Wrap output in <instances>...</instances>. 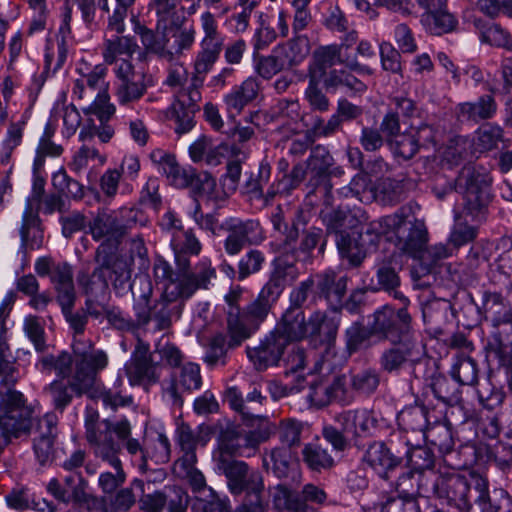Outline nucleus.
Here are the masks:
<instances>
[{
  "mask_svg": "<svg viewBox=\"0 0 512 512\" xmlns=\"http://www.w3.org/2000/svg\"><path fill=\"white\" fill-rule=\"evenodd\" d=\"M201 39L195 56L194 73L187 88H182L175 102L172 113L176 122L175 132L179 135L189 132L195 125L194 116L199 111L201 101L200 87L205 76L212 70L224 50L225 36L219 30L214 14L205 11L200 15Z\"/></svg>",
  "mask_w": 512,
  "mask_h": 512,
  "instance_id": "f257e3e1",
  "label": "nucleus"
},
{
  "mask_svg": "<svg viewBox=\"0 0 512 512\" xmlns=\"http://www.w3.org/2000/svg\"><path fill=\"white\" fill-rule=\"evenodd\" d=\"M243 288L233 286L224 296L225 329L229 336V346L239 347L248 340L267 319L278 299L263 288L257 297L241 307Z\"/></svg>",
  "mask_w": 512,
  "mask_h": 512,
  "instance_id": "f03ea898",
  "label": "nucleus"
},
{
  "mask_svg": "<svg viewBox=\"0 0 512 512\" xmlns=\"http://www.w3.org/2000/svg\"><path fill=\"white\" fill-rule=\"evenodd\" d=\"M112 421L99 419L94 409H87L85 414V438L95 457L111 466L115 472H103L99 476L98 484L102 491L111 494L126 480L120 460L122 444L115 440Z\"/></svg>",
  "mask_w": 512,
  "mask_h": 512,
  "instance_id": "7ed1b4c3",
  "label": "nucleus"
},
{
  "mask_svg": "<svg viewBox=\"0 0 512 512\" xmlns=\"http://www.w3.org/2000/svg\"><path fill=\"white\" fill-rule=\"evenodd\" d=\"M429 478L430 495L460 510L471 509L472 500H483L489 485L488 479L475 470L460 472L451 467H439L429 472Z\"/></svg>",
  "mask_w": 512,
  "mask_h": 512,
  "instance_id": "20e7f679",
  "label": "nucleus"
},
{
  "mask_svg": "<svg viewBox=\"0 0 512 512\" xmlns=\"http://www.w3.org/2000/svg\"><path fill=\"white\" fill-rule=\"evenodd\" d=\"M364 234L375 236L371 238L373 243L379 236H386L389 240L395 239V244L400 251L414 259L422 255L428 244V230L422 220L408 219L405 208H400L392 215H387L372 221L366 228ZM363 231L359 232L362 238Z\"/></svg>",
  "mask_w": 512,
  "mask_h": 512,
  "instance_id": "39448f33",
  "label": "nucleus"
},
{
  "mask_svg": "<svg viewBox=\"0 0 512 512\" xmlns=\"http://www.w3.org/2000/svg\"><path fill=\"white\" fill-rule=\"evenodd\" d=\"M489 179L484 172L472 165L464 166L458 176L450 181L438 177L432 191L442 200L452 191L463 195L464 211L475 221L481 222L486 218L490 202Z\"/></svg>",
  "mask_w": 512,
  "mask_h": 512,
  "instance_id": "423d86ee",
  "label": "nucleus"
},
{
  "mask_svg": "<svg viewBox=\"0 0 512 512\" xmlns=\"http://www.w3.org/2000/svg\"><path fill=\"white\" fill-rule=\"evenodd\" d=\"M482 308L490 318L493 331L488 340L489 350L504 366H512V309L501 293L484 291Z\"/></svg>",
  "mask_w": 512,
  "mask_h": 512,
  "instance_id": "0eeeda50",
  "label": "nucleus"
},
{
  "mask_svg": "<svg viewBox=\"0 0 512 512\" xmlns=\"http://www.w3.org/2000/svg\"><path fill=\"white\" fill-rule=\"evenodd\" d=\"M149 219L144 211L135 207H121L116 210L99 209L89 223V230L100 245L117 250L123 237L136 226H146Z\"/></svg>",
  "mask_w": 512,
  "mask_h": 512,
  "instance_id": "6e6552de",
  "label": "nucleus"
},
{
  "mask_svg": "<svg viewBox=\"0 0 512 512\" xmlns=\"http://www.w3.org/2000/svg\"><path fill=\"white\" fill-rule=\"evenodd\" d=\"M112 426L116 439L122 444L129 454L131 462L141 473H146L150 469L149 461L155 464H165L170 460V442L165 434H158L152 446L144 447L139 439L132 437V426L128 419L112 421Z\"/></svg>",
  "mask_w": 512,
  "mask_h": 512,
  "instance_id": "1a4fd4ad",
  "label": "nucleus"
},
{
  "mask_svg": "<svg viewBox=\"0 0 512 512\" xmlns=\"http://www.w3.org/2000/svg\"><path fill=\"white\" fill-rule=\"evenodd\" d=\"M34 428L33 409L26 404L24 395L8 389L0 393V436L11 442L28 438Z\"/></svg>",
  "mask_w": 512,
  "mask_h": 512,
  "instance_id": "9d476101",
  "label": "nucleus"
},
{
  "mask_svg": "<svg viewBox=\"0 0 512 512\" xmlns=\"http://www.w3.org/2000/svg\"><path fill=\"white\" fill-rule=\"evenodd\" d=\"M369 328L372 335L390 342L421 338L413 328L412 316L407 307L396 309L391 305L382 306L373 313Z\"/></svg>",
  "mask_w": 512,
  "mask_h": 512,
  "instance_id": "9b49d317",
  "label": "nucleus"
},
{
  "mask_svg": "<svg viewBox=\"0 0 512 512\" xmlns=\"http://www.w3.org/2000/svg\"><path fill=\"white\" fill-rule=\"evenodd\" d=\"M177 268L175 279L165 290L182 303L191 298L197 290L208 289L211 280L216 277V270L208 260L198 262L191 269L188 259L182 262L179 257Z\"/></svg>",
  "mask_w": 512,
  "mask_h": 512,
  "instance_id": "f8f14e48",
  "label": "nucleus"
},
{
  "mask_svg": "<svg viewBox=\"0 0 512 512\" xmlns=\"http://www.w3.org/2000/svg\"><path fill=\"white\" fill-rule=\"evenodd\" d=\"M217 474L223 475L229 492L238 496L263 494L265 485L262 472L242 460H224L214 464Z\"/></svg>",
  "mask_w": 512,
  "mask_h": 512,
  "instance_id": "ddd939ff",
  "label": "nucleus"
},
{
  "mask_svg": "<svg viewBox=\"0 0 512 512\" xmlns=\"http://www.w3.org/2000/svg\"><path fill=\"white\" fill-rule=\"evenodd\" d=\"M72 348L75 365L73 378L78 381V385L90 390L98 373L108 364L107 354L95 349L92 341L87 339H76Z\"/></svg>",
  "mask_w": 512,
  "mask_h": 512,
  "instance_id": "4468645a",
  "label": "nucleus"
},
{
  "mask_svg": "<svg viewBox=\"0 0 512 512\" xmlns=\"http://www.w3.org/2000/svg\"><path fill=\"white\" fill-rule=\"evenodd\" d=\"M219 230L226 233L223 247L229 256H236L246 246L258 245L265 239L260 222L255 219L230 217L220 224Z\"/></svg>",
  "mask_w": 512,
  "mask_h": 512,
  "instance_id": "2eb2a0df",
  "label": "nucleus"
},
{
  "mask_svg": "<svg viewBox=\"0 0 512 512\" xmlns=\"http://www.w3.org/2000/svg\"><path fill=\"white\" fill-rule=\"evenodd\" d=\"M335 161L330 151L323 145H316L311 149L310 155L305 162H299L293 167H301V183L307 179L306 186L310 192H314L317 187L324 184L326 195L325 205H332L331 190L332 185L328 181L329 171L334 166Z\"/></svg>",
  "mask_w": 512,
  "mask_h": 512,
  "instance_id": "dca6fc26",
  "label": "nucleus"
},
{
  "mask_svg": "<svg viewBox=\"0 0 512 512\" xmlns=\"http://www.w3.org/2000/svg\"><path fill=\"white\" fill-rule=\"evenodd\" d=\"M337 52L334 48L313 52L307 68L308 86L305 90V98L313 110L325 112L330 107V101L320 87L325 74V67L333 66V58Z\"/></svg>",
  "mask_w": 512,
  "mask_h": 512,
  "instance_id": "f3484780",
  "label": "nucleus"
},
{
  "mask_svg": "<svg viewBox=\"0 0 512 512\" xmlns=\"http://www.w3.org/2000/svg\"><path fill=\"white\" fill-rule=\"evenodd\" d=\"M391 344L379 358L381 370L388 374H400L406 366H415L426 354L422 338L395 341Z\"/></svg>",
  "mask_w": 512,
  "mask_h": 512,
  "instance_id": "a211bd4d",
  "label": "nucleus"
},
{
  "mask_svg": "<svg viewBox=\"0 0 512 512\" xmlns=\"http://www.w3.org/2000/svg\"><path fill=\"white\" fill-rule=\"evenodd\" d=\"M183 304L173 298L166 290L147 307H137V325L146 327L151 321L155 323V330L169 329L174 320H178L182 314Z\"/></svg>",
  "mask_w": 512,
  "mask_h": 512,
  "instance_id": "6ab92c4d",
  "label": "nucleus"
},
{
  "mask_svg": "<svg viewBox=\"0 0 512 512\" xmlns=\"http://www.w3.org/2000/svg\"><path fill=\"white\" fill-rule=\"evenodd\" d=\"M115 73V97L120 105H132L146 94L145 73L136 70L130 61L122 59Z\"/></svg>",
  "mask_w": 512,
  "mask_h": 512,
  "instance_id": "aec40b11",
  "label": "nucleus"
},
{
  "mask_svg": "<svg viewBox=\"0 0 512 512\" xmlns=\"http://www.w3.org/2000/svg\"><path fill=\"white\" fill-rule=\"evenodd\" d=\"M297 251L296 248L285 251L284 245L280 244L279 255L272 261V270L262 288L277 299L280 298L286 286L299 277Z\"/></svg>",
  "mask_w": 512,
  "mask_h": 512,
  "instance_id": "412c9836",
  "label": "nucleus"
},
{
  "mask_svg": "<svg viewBox=\"0 0 512 512\" xmlns=\"http://www.w3.org/2000/svg\"><path fill=\"white\" fill-rule=\"evenodd\" d=\"M78 77L74 79L72 94L78 99H92L106 93L108 68L105 64L90 65L82 61L76 68Z\"/></svg>",
  "mask_w": 512,
  "mask_h": 512,
  "instance_id": "4be33fe9",
  "label": "nucleus"
},
{
  "mask_svg": "<svg viewBox=\"0 0 512 512\" xmlns=\"http://www.w3.org/2000/svg\"><path fill=\"white\" fill-rule=\"evenodd\" d=\"M217 441V448L213 452L214 464L219 463L220 459L236 460V457L247 456L246 451L252 450L245 430L233 423L221 427Z\"/></svg>",
  "mask_w": 512,
  "mask_h": 512,
  "instance_id": "5701e85b",
  "label": "nucleus"
},
{
  "mask_svg": "<svg viewBox=\"0 0 512 512\" xmlns=\"http://www.w3.org/2000/svg\"><path fill=\"white\" fill-rule=\"evenodd\" d=\"M88 482L79 472L70 473L63 478L61 482L57 478H53L47 485L48 492L55 499L63 502H73L75 505L87 504L95 501V498L86 492Z\"/></svg>",
  "mask_w": 512,
  "mask_h": 512,
  "instance_id": "b1692460",
  "label": "nucleus"
},
{
  "mask_svg": "<svg viewBox=\"0 0 512 512\" xmlns=\"http://www.w3.org/2000/svg\"><path fill=\"white\" fill-rule=\"evenodd\" d=\"M157 365L152 362L149 344L138 341L131 359L125 365L126 375L132 385L155 384L159 380Z\"/></svg>",
  "mask_w": 512,
  "mask_h": 512,
  "instance_id": "393cba45",
  "label": "nucleus"
},
{
  "mask_svg": "<svg viewBox=\"0 0 512 512\" xmlns=\"http://www.w3.org/2000/svg\"><path fill=\"white\" fill-rule=\"evenodd\" d=\"M289 343L275 329L254 348H247V356L259 371L278 365Z\"/></svg>",
  "mask_w": 512,
  "mask_h": 512,
  "instance_id": "a878e982",
  "label": "nucleus"
},
{
  "mask_svg": "<svg viewBox=\"0 0 512 512\" xmlns=\"http://www.w3.org/2000/svg\"><path fill=\"white\" fill-rule=\"evenodd\" d=\"M264 401H266V397L263 396L260 389L253 384H250L248 389L245 390H242L238 386L228 387L224 394V402H226L233 411L240 414L242 419L257 415Z\"/></svg>",
  "mask_w": 512,
  "mask_h": 512,
  "instance_id": "bb28decb",
  "label": "nucleus"
},
{
  "mask_svg": "<svg viewBox=\"0 0 512 512\" xmlns=\"http://www.w3.org/2000/svg\"><path fill=\"white\" fill-rule=\"evenodd\" d=\"M321 217L327 233L337 237L356 230L364 220V213L360 208L339 205L329 211H322Z\"/></svg>",
  "mask_w": 512,
  "mask_h": 512,
  "instance_id": "cd10ccee",
  "label": "nucleus"
},
{
  "mask_svg": "<svg viewBox=\"0 0 512 512\" xmlns=\"http://www.w3.org/2000/svg\"><path fill=\"white\" fill-rule=\"evenodd\" d=\"M335 422L354 437L371 436L378 426L374 411L369 409L344 411L335 417Z\"/></svg>",
  "mask_w": 512,
  "mask_h": 512,
  "instance_id": "c85d7f7f",
  "label": "nucleus"
},
{
  "mask_svg": "<svg viewBox=\"0 0 512 512\" xmlns=\"http://www.w3.org/2000/svg\"><path fill=\"white\" fill-rule=\"evenodd\" d=\"M362 461L381 478L388 479V474L401 464V458L394 455L383 441L370 443L363 454Z\"/></svg>",
  "mask_w": 512,
  "mask_h": 512,
  "instance_id": "c756f323",
  "label": "nucleus"
},
{
  "mask_svg": "<svg viewBox=\"0 0 512 512\" xmlns=\"http://www.w3.org/2000/svg\"><path fill=\"white\" fill-rule=\"evenodd\" d=\"M310 317L306 319L303 309L288 307L274 328L290 344L308 338Z\"/></svg>",
  "mask_w": 512,
  "mask_h": 512,
  "instance_id": "7c9ffc66",
  "label": "nucleus"
},
{
  "mask_svg": "<svg viewBox=\"0 0 512 512\" xmlns=\"http://www.w3.org/2000/svg\"><path fill=\"white\" fill-rule=\"evenodd\" d=\"M317 275L319 299H325L329 307L338 311L341 306V300L347 292L346 276L337 277L333 271H328Z\"/></svg>",
  "mask_w": 512,
  "mask_h": 512,
  "instance_id": "2f4dec72",
  "label": "nucleus"
},
{
  "mask_svg": "<svg viewBox=\"0 0 512 512\" xmlns=\"http://www.w3.org/2000/svg\"><path fill=\"white\" fill-rule=\"evenodd\" d=\"M309 52V39L303 35H295L290 40L280 43L274 48V53H277L278 58H280L286 69H291L302 63L309 55Z\"/></svg>",
  "mask_w": 512,
  "mask_h": 512,
  "instance_id": "473e14b6",
  "label": "nucleus"
},
{
  "mask_svg": "<svg viewBox=\"0 0 512 512\" xmlns=\"http://www.w3.org/2000/svg\"><path fill=\"white\" fill-rule=\"evenodd\" d=\"M259 91V84L254 78H247L240 86H236L224 98L228 117L234 119L243 108L253 101Z\"/></svg>",
  "mask_w": 512,
  "mask_h": 512,
  "instance_id": "72a5a7b5",
  "label": "nucleus"
},
{
  "mask_svg": "<svg viewBox=\"0 0 512 512\" xmlns=\"http://www.w3.org/2000/svg\"><path fill=\"white\" fill-rule=\"evenodd\" d=\"M272 504L280 512H319L313 506L305 503L300 495L286 485L278 484L270 490Z\"/></svg>",
  "mask_w": 512,
  "mask_h": 512,
  "instance_id": "f704fd0d",
  "label": "nucleus"
},
{
  "mask_svg": "<svg viewBox=\"0 0 512 512\" xmlns=\"http://www.w3.org/2000/svg\"><path fill=\"white\" fill-rule=\"evenodd\" d=\"M429 473H417L416 471H406L402 473L396 481V491L398 496L409 500H417L418 496H430Z\"/></svg>",
  "mask_w": 512,
  "mask_h": 512,
  "instance_id": "c9c22d12",
  "label": "nucleus"
},
{
  "mask_svg": "<svg viewBox=\"0 0 512 512\" xmlns=\"http://www.w3.org/2000/svg\"><path fill=\"white\" fill-rule=\"evenodd\" d=\"M78 384V381L72 378V380L67 382L64 380H54L48 385L46 391L50 395L55 410L62 413L71 404L74 396H81L89 391Z\"/></svg>",
  "mask_w": 512,
  "mask_h": 512,
  "instance_id": "e433bc0d",
  "label": "nucleus"
},
{
  "mask_svg": "<svg viewBox=\"0 0 512 512\" xmlns=\"http://www.w3.org/2000/svg\"><path fill=\"white\" fill-rule=\"evenodd\" d=\"M308 338L330 346L336 340L339 320L328 317L325 312L315 311L310 315Z\"/></svg>",
  "mask_w": 512,
  "mask_h": 512,
  "instance_id": "4c0bfd02",
  "label": "nucleus"
},
{
  "mask_svg": "<svg viewBox=\"0 0 512 512\" xmlns=\"http://www.w3.org/2000/svg\"><path fill=\"white\" fill-rule=\"evenodd\" d=\"M195 29L183 27L176 29L165 39L162 48V59L173 62L185 51L192 48L195 41Z\"/></svg>",
  "mask_w": 512,
  "mask_h": 512,
  "instance_id": "58836bf2",
  "label": "nucleus"
},
{
  "mask_svg": "<svg viewBox=\"0 0 512 512\" xmlns=\"http://www.w3.org/2000/svg\"><path fill=\"white\" fill-rule=\"evenodd\" d=\"M56 291V300L59 303L69 304L71 299H76V291L73 282V269L67 262H59L55 265L50 276Z\"/></svg>",
  "mask_w": 512,
  "mask_h": 512,
  "instance_id": "ea45409f",
  "label": "nucleus"
},
{
  "mask_svg": "<svg viewBox=\"0 0 512 512\" xmlns=\"http://www.w3.org/2000/svg\"><path fill=\"white\" fill-rule=\"evenodd\" d=\"M421 24L432 35H443L452 32L458 25V20L453 13L448 11L447 3L439 9L423 12Z\"/></svg>",
  "mask_w": 512,
  "mask_h": 512,
  "instance_id": "a19ab883",
  "label": "nucleus"
},
{
  "mask_svg": "<svg viewBox=\"0 0 512 512\" xmlns=\"http://www.w3.org/2000/svg\"><path fill=\"white\" fill-rule=\"evenodd\" d=\"M358 41V33L355 30H351L347 32L342 38L340 44H331L326 46H320L316 48L313 52H320L321 50L325 49H331L334 48V50L337 52L336 57L333 58V66L336 63L345 64L350 70L356 71V73L360 75H372L374 73L373 69L370 68L367 65H362L359 63L357 57H342V49L343 48H350L354 44H356Z\"/></svg>",
  "mask_w": 512,
  "mask_h": 512,
  "instance_id": "79ce46f5",
  "label": "nucleus"
},
{
  "mask_svg": "<svg viewBox=\"0 0 512 512\" xmlns=\"http://www.w3.org/2000/svg\"><path fill=\"white\" fill-rule=\"evenodd\" d=\"M344 394V381L337 377L331 383L321 381L311 384L308 398L314 405L324 407L333 401H342Z\"/></svg>",
  "mask_w": 512,
  "mask_h": 512,
  "instance_id": "37998d69",
  "label": "nucleus"
},
{
  "mask_svg": "<svg viewBox=\"0 0 512 512\" xmlns=\"http://www.w3.org/2000/svg\"><path fill=\"white\" fill-rule=\"evenodd\" d=\"M71 18V9L69 7H65L62 23L59 28V34L61 35V39L58 41L56 60H54V54L50 51V49H47L45 53V68L47 71L52 70V72L55 73L56 71L62 68L67 59V39L71 35Z\"/></svg>",
  "mask_w": 512,
  "mask_h": 512,
  "instance_id": "c03bdc74",
  "label": "nucleus"
},
{
  "mask_svg": "<svg viewBox=\"0 0 512 512\" xmlns=\"http://www.w3.org/2000/svg\"><path fill=\"white\" fill-rule=\"evenodd\" d=\"M21 247L30 250L39 249L43 244V231L40 220L33 212L31 205L26 206L20 229Z\"/></svg>",
  "mask_w": 512,
  "mask_h": 512,
  "instance_id": "a18cd8bd",
  "label": "nucleus"
},
{
  "mask_svg": "<svg viewBox=\"0 0 512 512\" xmlns=\"http://www.w3.org/2000/svg\"><path fill=\"white\" fill-rule=\"evenodd\" d=\"M301 456L304 464L313 472L321 473L335 466L332 454L318 442L305 444Z\"/></svg>",
  "mask_w": 512,
  "mask_h": 512,
  "instance_id": "49530a36",
  "label": "nucleus"
},
{
  "mask_svg": "<svg viewBox=\"0 0 512 512\" xmlns=\"http://www.w3.org/2000/svg\"><path fill=\"white\" fill-rule=\"evenodd\" d=\"M159 172L165 175L168 181L178 188H185L193 176V168H183L179 165L174 155L161 153L158 160Z\"/></svg>",
  "mask_w": 512,
  "mask_h": 512,
  "instance_id": "de8ad7c7",
  "label": "nucleus"
},
{
  "mask_svg": "<svg viewBox=\"0 0 512 512\" xmlns=\"http://www.w3.org/2000/svg\"><path fill=\"white\" fill-rule=\"evenodd\" d=\"M242 421L249 428L245 433L252 450L258 449L260 444L268 441L276 431V426L266 416L257 414Z\"/></svg>",
  "mask_w": 512,
  "mask_h": 512,
  "instance_id": "09e8293b",
  "label": "nucleus"
},
{
  "mask_svg": "<svg viewBox=\"0 0 512 512\" xmlns=\"http://www.w3.org/2000/svg\"><path fill=\"white\" fill-rule=\"evenodd\" d=\"M496 110L497 104L491 95H483L475 102H466L459 105L460 115L475 123L492 118Z\"/></svg>",
  "mask_w": 512,
  "mask_h": 512,
  "instance_id": "8fccbe9b",
  "label": "nucleus"
},
{
  "mask_svg": "<svg viewBox=\"0 0 512 512\" xmlns=\"http://www.w3.org/2000/svg\"><path fill=\"white\" fill-rule=\"evenodd\" d=\"M423 439L436 447L442 454L450 453L455 445L452 427L447 420L434 422L433 424L430 423L424 432Z\"/></svg>",
  "mask_w": 512,
  "mask_h": 512,
  "instance_id": "3c124183",
  "label": "nucleus"
},
{
  "mask_svg": "<svg viewBox=\"0 0 512 512\" xmlns=\"http://www.w3.org/2000/svg\"><path fill=\"white\" fill-rule=\"evenodd\" d=\"M500 142L504 147L510 145V141L504 138L503 129L498 125L486 123L475 132L474 145L476 150L481 153L498 148Z\"/></svg>",
  "mask_w": 512,
  "mask_h": 512,
  "instance_id": "603ef678",
  "label": "nucleus"
},
{
  "mask_svg": "<svg viewBox=\"0 0 512 512\" xmlns=\"http://www.w3.org/2000/svg\"><path fill=\"white\" fill-rule=\"evenodd\" d=\"M399 427L406 432H419L424 436L430 420L425 406H413L403 409L397 417Z\"/></svg>",
  "mask_w": 512,
  "mask_h": 512,
  "instance_id": "864d4df0",
  "label": "nucleus"
},
{
  "mask_svg": "<svg viewBox=\"0 0 512 512\" xmlns=\"http://www.w3.org/2000/svg\"><path fill=\"white\" fill-rule=\"evenodd\" d=\"M430 389L434 397L447 406H457L462 401L460 385L455 380H450L445 376L433 377Z\"/></svg>",
  "mask_w": 512,
  "mask_h": 512,
  "instance_id": "5fc2aeb1",
  "label": "nucleus"
},
{
  "mask_svg": "<svg viewBox=\"0 0 512 512\" xmlns=\"http://www.w3.org/2000/svg\"><path fill=\"white\" fill-rule=\"evenodd\" d=\"M171 247L175 253L176 261L178 258L187 259L185 255H198L202 245L192 229H178L172 232Z\"/></svg>",
  "mask_w": 512,
  "mask_h": 512,
  "instance_id": "6e6d98bb",
  "label": "nucleus"
},
{
  "mask_svg": "<svg viewBox=\"0 0 512 512\" xmlns=\"http://www.w3.org/2000/svg\"><path fill=\"white\" fill-rule=\"evenodd\" d=\"M451 255L452 249L447 244L439 243L430 247L426 246L422 255L418 258L420 261L419 269H414L412 271L413 278L417 280L420 277L429 274L433 266Z\"/></svg>",
  "mask_w": 512,
  "mask_h": 512,
  "instance_id": "4d7b16f0",
  "label": "nucleus"
},
{
  "mask_svg": "<svg viewBox=\"0 0 512 512\" xmlns=\"http://www.w3.org/2000/svg\"><path fill=\"white\" fill-rule=\"evenodd\" d=\"M235 348L236 347L229 346V336L227 332L226 334L222 332L216 333L208 342L203 361L210 368L219 365L224 366L226 364L228 350Z\"/></svg>",
  "mask_w": 512,
  "mask_h": 512,
  "instance_id": "13d9d810",
  "label": "nucleus"
},
{
  "mask_svg": "<svg viewBox=\"0 0 512 512\" xmlns=\"http://www.w3.org/2000/svg\"><path fill=\"white\" fill-rule=\"evenodd\" d=\"M301 167H293L290 174L283 175L276 183H273L266 192L263 191V197L258 199L264 206L269 205L277 194H289L293 189L301 184L303 176Z\"/></svg>",
  "mask_w": 512,
  "mask_h": 512,
  "instance_id": "bf43d9fd",
  "label": "nucleus"
},
{
  "mask_svg": "<svg viewBox=\"0 0 512 512\" xmlns=\"http://www.w3.org/2000/svg\"><path fill=\"white\" fill-rule=\"evenodd\" d=\"M317 275L308 277L296 285L289 294V306L296 309H303L305 304L316 303L319 299Z\"/></svg>",
  "mask_w": 512,
  "mask_h": 512,
  "instance_id": "052dcab7",
  "label": "nucleus"
},
{
  "mask_svg": "<svg viewBox=\"0 0 512 512\" xmlns=\"http://www.w3.org/2000/svg\"><path fill=\"white\" fill-rule=\"evenodd\" d=\"M116 250H110L107 245H100L95 253V261L101 265L103 271H110V279L120 277L122 274H131L126 262L121 260Z\"/></svg>",
  "mask_w": 512,
  "mask_h": 512,
  "instance_id": "680f3d73",
  "label": "nucleus"
},
{
  "mask_svg": "<svg viewBox=\"0 0 512 512\" xmlns=\"http://www.w3.org/2000/svg\"><path fill=\"white\" fill-rule=\"evenodd\" d=\"M270 463L272 464L271 470L277 478H287L293 466L290 450L285 447L273 448L269 453V460L267 457H263V467L269 469Z\"/></svg>",
  "mask_w": 512,
  "mask_h": 512,
  "instance_id": "e2e57ef3",
  "label": "nucleus"
},
{
  "mask_svg": "<svg viewBox=\"0 0 512 512\" xmlns=\"http://www.w3.org/2000/svg\"><path fill=\"white\" fill-rule=\"evenodd\" d=\"M451 375L461 385H474L478 379L477 364L474 359L458 355L452 365Z\"/></svg>",
  "mask_w": 512,
  "mask_h": 512,
  "instance_id": "0e129e2a",
  "label": "nucleus"
},
{
  "mask_svg": "<svg viewBox=\"0 0 512 512\" xmlns=\"http://www.w3.org/2000/svg\"><path fill=\"white\" fill-rule=\"evenodd\" d=\"M336 245L341 257L346 258L352 266H359L366 256L364 245L351 237L350 233L337 236Z\"/></svg>",
  "mask_w": 512,
  "mask_h": 512,
  "instance_id": "69168bd1",
  "label": "nucleus"
},
{
  "mask_svg": "<svg viewBox=\"0 0 512 512\" xmlns=\"http://www.w3.org/2000/svg\"><path fill=\"white\" fill-rule=\"evenodd\" d=\"M77 281L83 292L90 297H97L108 288L106 275L101 265H98L91 274L84 271L80 272Z\"/></svg>",
  "mask_w": 512,
  "mask_h": 512,
  "instance_id": "338daca9",
  "label": "nucleus"
},
{
  "mask_svg": "<svg viewBox=\"0 0 512 512\" xmlns=\"http://www.w3.org/2000/svg\"><path fill=\"white\" fill-rule=\"evenodd\" d=\"M137 48L136 43L126 36H115L106 40L104 44L103 57L106 63H114L118 57H131Z\"/></svg>",
  "mask_w": 512,
  "mask_h": 512,
  "instance_id": "774afa93",
  "label": "nucleus"
}]
</instances>
